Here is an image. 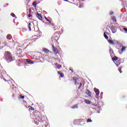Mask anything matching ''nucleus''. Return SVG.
I'll return each mask as SVG.
<instances>
[{
  "label": "nucleus",
  "mask_w": 127,
  "mask_h": 127,
  "mask_svg": "<svg viewBox=\"0 0 127 127\" xmlns=\"http://www.w3.org/2000/svg\"><path fill=\"white\" fill-rule=\"evenodd\" d=\"M38 111H37V112H36V113H38Z\"/></svg>",
  "instance_id": "obj_45"
},
{
  "label": "nucleus",
  "mask_w": 127,
  "mask_h": 127,
  "mask_svg": "<svg viewBox=\"0 0 127 127\" xmlns=\"http://www.w3.org/2000/svg\"><path fill=\"white\" fill-rule=\"evenodd\" d=\"M123 29L124 30H125V31L127 32V28H124Z\"/></svg>",
  "instance_id": "obj_37"
},
{
  "label": "nucleus",
  "mask_w": 127,
  "mask_h": 127,
  "mask_svg": "<svg viewBox=\"0 0 127 127\" xmlns=\"http://www.w3.org/2000/svg\"><path fill=\"white\" fill-rule=\"evenodd\" d=\"M47 21L50 23V25H52V26H54V24H52L51 22V21L50 19H47Z\"/></svg>",
  "instance_id": "obj_26"
},
{
  "label": "nucleus",
  "mask_w": 127,
  "mask_h": 127,
  "mask_svg": "<svg viewBox=\"0 0 127 127\" xmlns=\"http://www.w3.org/2000/svg\"><path fill=\"white\" fill-rule=\"evenodd\" d=\"M126 48H127V47L123 46L122 49V52L123 53V52L125 51Z\"/></svg>",
  "instance_id": "obj_27"
},
{
  "label": "nucleus",
  "mask_w": 127,
  "mask_h": 127,
  "mask_svg": "<svg viewBox=\"0 0 127 127\" xmlns=\"http://www.w3.org/2000/svg\"><path fill=\"white\" fill-rule=\"evenodd\" d=\"M29 110H31V111H34V108L33 107H32V106H29Z\"/></svg>",
  "instance_id": "obj_29"
},
{
  "label": "nucleus",
  "mask_w": 127,
  "mask_h": 127,
  "mask_svg": "<svg viewBox=\"0 0 127 127\" xmlns=\"http://www.w3.org/2000/svg\"><path fill=\"white\" fill-rule=\"evenodd\" d=\"M78 107V105L76 104V105H75L74 106H72V107H71V108H72V109H77Z\"/></svg>",
  "instance_id": "obj_23"
},
{
  "label": "nucleus",
  "mask_w": 127,
  "mask_h": 127,
  "mask_svg": "<svg viewBox=\"0 0 127 127\" xmlns=\"http://www.w3.org/2000/svg\"><path fill=\"white\" fill-rule=\"evenodd\" d=\"M77 121L78 123H83L85 121L84 119H78Z\"/></svg>",
  "instance_id": "obj_24"
},
{
  "label": "nucleus",
  "mask_w": 127,
  "mask_h": 127,
  "mask_svg": "<svg viewBox=\"0 0 127 127\" xmlns=\"http://www.w3.org/2000/svg\"><path fill=\"white\" fill-rule=\"evenodd\" d=\"M26 61L27 63H28L29 64H33V63L32 61H31L30 60H29V59H26Z\"/></svg>",
  "instance_id": "obj_16"
},
{
  "label": "nucleus",
  "mask_w": 127,
  "mask_h": 127,
  "mask_svg": "<svg viewBox=\"0 0 127 127\" xmlns=\"http://www.w3.org/2000/svg\"><path fill=\"white\" fill-rule=\"evenodd\" d=\"M85 102L86 104L90 105L91 104L90 101L89 100L85 99Z\"/></svg>",
  "instance_id": "obj_19"
},
{
  "label": "nucleus",
  "mask_w": 127,
  "mask_h": 127,
  "mask_svg": "<svg viewBox=\"0 0 127 127\" xmlns=\"http://www.w3.org/2000/svg\"><path fill=\"white\" fill-rule=\"evenodd\" d=\"M111 19L113 20V22H115V23L117 22V19L116 16H113Z\"/></svg>",
  "instance_id": "obj_18"
},
{
  "label": "nucleus",
  "mask_w": 127,
  "mask_h": 127,
  "mask_svg": "<svg viewBox=\"0 0 127 127\" xmlns=\"http://www.w3.org/2000/svg\"><path fill=\"white\" fill-rule=\"evenodd\" d=\"M37 32L38 35L34 36L33 37V39H32V40L36 41L37 39H38L42 36V33L41 31H38Z\"/></svg>",
  "instance_id": "obj_5"
},
{
  "label": "nucleus",
  "mask_w": 127,
  "mask_h": 127,
  "mask_svg": "<svg viewBox=\"0 0 127 127\" xmlns=\"http://www.w3.org/2000/svg\"><path fill=\"white\" fill-rule=\"evenodd\" d=\"M43 51L45 53H49L50 52V51L48 49H46V48H43L42 49Z\"/></svg>",
  "instance_id": "obj_9"
},
{
  "label": "nucleus",
  "mask_w": 127,
  "mask_h": 127,
  "mask_svg": "<svg viewBox=\"0 0 127 127\" xmlns=\"http://www.w3.org/2000/svg\"><path fill=\"white\" fill-rule=\"evenodd\" d=\"M64 1H68V0H64Z\"/></svg>",
  "instance_id": "obj_42"
},
{
  "label": "nucleus",
  "mask_w": 127,
  "mask_h": 127,
  "mask_svg": "<svg viewBox=\"0 0 127 127\" xmlns=\"http://www.w3.org/2000/svg\"><path fill=\"white\" fill-rule=\"evenodd\" d=\"M113 14H114V12L112 11H111L110 12V15H113Z\"/></svg>",
  "instance_id": "obj_36"
},
{
  "label": "nucleus",
  "mask_w": 127,
  "mask_h": 127,
  "mask_svg": "<svg viewBox=\"0 0 127 127\" xmlns=\"http://www.w3.org/2000/svg\"><path fill=\"white\" fill-rule=\"evenodd\" d=\"M118 60V57H116V56H115L113 58H112V60L113 61H117Z\"/></svg>",
  "instance_id": "obj_22"
},
{
  "label": "nucleus",
  "mask_w": 127,
  "mask_h": 127,
  "mask_svg": "<svg viewBox=\"0 0 127 127\" xmlns=\"http://www.w3.org/2000/svg\"><path fill=\"white\" fill-rule=\"evenodd\" d=\"M104 36L105 37V38H106V39H108V36H107L106 34V32L104 33Z\"/></svg>",
  "instance_id": "obj_28"
},
{
  "label": "nucleus",
  "mask_w": 127,
  "mask_h": 127,
  "mask_svg": "<svg viewBox=\"0 0 127 127\" xmlns=\"http://www.w3.org/2000/svg\"><path fill=\"white\" fill-rule=\"evenodd\" d=\"M37 17L39 18V20H42L43 18H42V15L40 13H38L37 15Z\"/></svg>",
  "instance_id": "obj_10"
},
{
  "label": "nucleus",
  "mask_w": 127,
  "mask_h": 127,
  "mask_svg": "<svg viewBox=\"0 0 127 127\" xmlns=\"http://www.w3.org/2000/svg\"><path fill=\"white\" fill-rule=\"evenodd\" d=\"M6 38L8 40H11L12 39V37L11 35L10 34H8L7 36H6Z\"/></svg>",
  "instance_id": "obj_11"
},
{
  "label": "nucleus",
  "mask_w": 127,
  "mask_h": 127,
  "mask_svg": "<svg viewBox=\"0 0 127 127\" xmlns=\"http://www.w3.org/2000/svg\"><path fill=\"white\" fill-rule=\"evenodd\" d=\"M55 65H56V66L58 68L60 69L61 68H62V65H60L59 64H58V63H56V64H55Z\"/></svg>",
  "instance_id": "obj_17"
},
{
  "label": "nucleus",
  "mask_w": 127,
  "mask_h": 127,
  "mask_svg": "<svg viewBox=\"0 0 127 127\" xmlns=\"http://www.w3.org/2000/svg\"><path fill=\"white\" fill-rule=\"evenodd\" d=\"M86 93L87 95H88L89 97H91V93L88 89L86 90Z\"/></svg>",
  "instance_id": "obj_13"
},
{
  "label": "nucleus",
  "mask_w": 127,
  "mask_h": 127,
  "mask_svg": "<svg viewBox=\"0 0 127 127\" xmlns=\"http://www.w3.org/2000/svg\"><path fill=\"white\" fill-rule=\"evenodd\" d=\"M10 15L12 17H15V15L14 14V13H11Z\"/></svg>",
  "instance_id": "obj_33"
},
{
  "label": "nucleus",
  "mask_w": 127,
  "mask_h": 127,
  "mask_svg": "<svg viewBox=\"0 0 127 127\" xmlns=\"http://www.w3.org/2000/svg\"><path fill=\"white\" fill-rule=\"evenodd\" d=\"M69 70H70V71H71V72H73V70L72 69H69Z\"/></svg>",
  "instance_id": "obj_40"
},
{
  "label": "nucleus",
  "mask_w": 127,
  "mask_h": 127,
  "mask_svg": "<svg viewBox=\"0 0 127 127\" xmlns=\"http://www.w3.org/2000/svg\"><path fill=\"white\" fill-rule=\"evenodd\" d=\"M23 103L25 104V105H27V102L26 101H23Z\"/></svg>",
  "instance_id": "obj_38"
},
{
  "label": "nucleus",
  "mask_w": 127,
  "mask_h": 127,
  "mask_svg": "<svg viewBox=\"0 0 127 127\" xmlns=\"http://www.w3.org/2000/svg\"><path fill=\"white\" fill-rule=\"evenodd\" d=\"M9 5V4L8 3H7V5Z\"/></svg>",
  "instance_id": "obj_43"
},
{
  "label": "nucleus",
  "mask_w": 127,
  "mask_h": 127,
  "mask_svg": "<svg viewBox=\"0 0 127 127\" xmlns=\"http://www.w3.org/2000/svg\"><path fill=\"white\" fill-rule=\"evenodd\" d=\"M38 111H37V112H36V113H38Z\"/></svg>",
  "instance_id": "obj_46"
},
{
  "label": "nucleus",
  "mask_w": 127,
  "mask_h": 127,
  "mask_svg": "<svg viewBox=\"0 0 127 127\" xmlns=\"http://www.w3.org/2000/svg\"><path fill=\"white\" fill-rule=\"evenodd\" d=\"M38 111H37V112H36V113H38Z\"/></svg>",
  "instance_id": "obj_44"
},
{
  "label": "nucleus",
  "mask_w": 127,
  "mask_h": 127,
  "mask_svg": "<svg viewBox=\"0 0 127 127\" xmlns=\"http://www.w3.org/2000/svg\"><path fill=\"white\" fill-rule=\"evenodd\" d=\"M108 42L110 45H115V43H114V41L112 40H108Z\"/></svg>",
  "instance_id": "obj_15"
},
{
  "label": "nucleus",
  "mask_w": 127,
  "mask_h": 127,
  "mask_svg": "<svg viewBox=\"0 0 127 127\" xmlns=\"http://www.w3.org/2000/svg\"><path fill=\"white\" fill-rule=\"evenodd\" d=\"M19 50H21V51H22V50H23V49H20V48H19Z\"/></svg>",
  "instance_id": "obj_41"
},
{
  "label": "nucleus",
  "mask_w": 127,
  "mask_h": 127,
  "mask_svg": "<svg viewBox=\"0 0 127 127\" xmlns=\"http://www.w3.org/2000/svg\"><path fill=\"white\" fill-rule=\"evenodd\" d=\"M45 121V116L41 114H40L36 120H35V123L36 125H39V122H43Z\"/></svg>",
  "instance_id": "obj_2"
},
{
  "label": "nucleus",
  "mask_w": 127,
  "mask_h": 127,
  "mask_svg": "<svg viewBox=\"0 0 127 127\" xmlns=\"http://www.w3.org/2000/svg\"><path fill=\"white\" fill-rule=\"evenodd\" d=\"M83 3H81V4L80 5H79V6H78V7H79L80 8H82V7H83Z\"/></svg>",
  "instance_id": "obj_32"
},
{
  "label": "nucleus",
  "mask_w": 127,
  "mask_h": 127,
  "mask_svg": "<svg viewBox=\"0 0 127 127\" xmlns=\"http://www.w3.org/2000/svg\"><path fill=\"white\" fill-rule=\"evenodd\" d=\"M52 49L54 51V53L55 55L59 54V51L54 45H52Z\"/></svg>",
  "instance_id": "obj_7"
},
{
  "label": "nucleus",
  "mask_w": 127,
  "mask_h": 127,
  "mask_svg": "<svg viewBox=\"0 0 127 127\" xmlns=\"http://www.w3.org/2000/svg\"><path fill=\"white\" fill-rule=\"evenodd\" d=\"M33 5L34 6V7H36L37 6V3L36 2V1H34L33 3Z\"/></svg>",
  "instance_id": "obj_34"
},
{
  "label": "nucleus",
  "mask_w": 127,
  "mask_h": 127,
  "mask_svg": "<svg viewBox=\"0 0 127 127\" xmlns=\"http://www.w3.org/2000/svg\"><path fill=\"white\" fill-rule=\"evenodd\" d=\"M73 81H74L75 85L76 86H78L79 85V86L78 87V89H80L81 87H82V83L79 82L80 81L78 79V78L76 77H72Z\"/></svg>",
  "instance_id": "obj_4"
},
{
  "label": "nucleus",
  "mask_w": 127,
  "mask_h": 127,
  "mask_svg": "<svg viewBox=\"0 0 127 127\" xmlns=\"http://www.w3.org/2000/svg\"><path fill=\"white\" fill-rule=\"evenodd\" d=\"M94 92H95L96 93V98H99V93H100V91L99 90V89H98L97 88H94Z\"/></svg>",
  "instance_id": "obj_8"
},
{
  "label": "nucleus",
  "mask_w": 127,
  "mask_h": 127,
  "mask_svg": "<svg viewBox=\"0 0 127 127\" xmlns=\"http://www.w3.org/2000/svg\"><path fill=\"white\" fill-rule=\"evenodd\" d=\"M111 31H112V32L113 34H115L117 32V30L116 28L113 27V28H111Z\"/></svg>",
  "instance_id": "obj_12"
},
{
  "label": "nucleus",
  "mask_w": 127,
  "mask_h": 127,
  "mask_svg": "<svg viewBox=\"0 0 127 127\" xmlns=\"http://www.w3.org/2000/svg\"><path fill=\"white\" fill-rule=\"evenodd\" d=\"M60 33L59 32L55 33L52 36V38L56 40H58L60 37Z\"/></svg>",
  "instance_id": "obj_6"
},
{
  "label": "nucleus",
  "mask_w": 127,
  "mask_h": 127,
  "mask_svg": "<svg viewBox=\"0 0 127 127\" xmlns=\"http://www.w3.org/2000/svg\"><path fill=\"white\" fill-rule=\"evenodd\" d=\"M4 85L5 86V85H7V86H10V85L9 84V83L8 82H4Z\"/></svg>",
  "instance_id": "obj_30"
},
{
  "label": "nucleus",
  "mask_w": 127,
  "mask_h": 127,
  "mask_svg": "<svg viewBox=\"0 0 127 127\" xmlns=\"http://www.w3.org/2000/svg\"><path fill=\"white\" fill-rule=\"evenodd\" d=\"M58 73L60 74L62 77H64V73H62L61 71H58Z\"/></svg>",
  "instance_id": "obj_14"
},
{
  "label": "nucleus",
  "mask_w": 127,
  "mask_h": 127,
  "mask_svg": "<svg viewBox=\"0 0 127 127\" xmlns=\"http://www.w3.org/2000/svg\"><path fill=\"white\" fill-rule=\"evenodd\" d=\"M92 120H91L90 119H87V123H92Z\"/></svg>",
  "instance_id": "obj_31"
},
{
  "label": "nucleus",
  "mask_w": 127,
  "mask_h": 127,
  "mask_svg": "<svg viewBox=\"0 0 127 127\" xmlns=\"http://www.w3.org/2000/svg\"><path fill=\"white\" fill-rule=\"evenodd\" d=\"M4 58L7 63L12 62L13 61L12 55L9 51L5 52L4 53Z\"/></svg>",
  "instance_id": "obj_1"
},
{
  "label": "nucleus",
  "mask_w": 127,
  "mask_h": 127,
  "mask_svg": "<svg viewBox=\"0 0 127 127\" xmlns=\"http://www.w3.org/2000/svg\"><path fill=\"white\" fill-rule=\"evenodd\" d=\"M120 73H121V71H120Z\"/></svg>",
  "instance_id": "obj_47"
},
{
  "label": "nucleus",
  "mask_w": 127,
  "mask_h": 127,
  "mask_svg": "<svg viewBox=\"0 0 127 127\" xmlns=\"http://www.w3.org/2000/svg\"><path fill=\"white\" fill-rule=\"evenodd\" d=\"M20 98L22 99H24V96L22 95H20Z\"/></svg>",
  "instance_id": "obj_35"
},
{
  "label": "nucleus",
  "mask_w": 127,
  "mask_h": 127,
  "mask_svg": "<svg viewBox=\"0 0 127 127\" xmlns=\"http://www.w3.org/2000/svg\"><path fill=\"white\" fill-rule=\"evenodd\" d=\"M15 45L17 46V47H20V46H21V44L17 42H16Z\"/></svg>",
  "instance_id": "obj_21"
},
{
  "label": "nucleus",
  "mask_w": 127,
  "mask_h": 127,
  "mask_svg": "<svg viewBox=\"0 0 127 127\" xmlns=\"http://www.w3.org/2000/svg\"><path fill=\"white\" fill-rule=\"evenodd\" d=\"M115 64H116V65H117V66L120 65V64H121V61H116Z\"/></svg>",
  "instance_id": "obj_20"
},
{
  "label": "nucleus",
  "mask_w": 127,
  "mask_h": 127,
  "mask_svg": "<svg viewBox=\"0 0 127 127\" xmlns=\"http://www.w3.org/2000/svg\"><path fill=\"white\" fill-rule=\"evenodd\" d=\"M29 13L28 16V17L30 18V17H31V16H32L31 13V12L32 11V10L31 9H30L29 10Z\"/></svg>",
  "instance_id": "obj_25"
},
{
  "label": "nucleus",
  "mask_w": 127,
  "mask_h": 127,
  "mask_svg": "<svg viewBox=\"0 0 127 127\" xmlns=\"http://www.w3.org/2000/svg\"><path fill=\"white\" fill-rule=\"evenodd\" d=\"M45 19H46V20L47 21V20H48L49 19H47V18L46 17H45Z\"/></svg>",
  "instance_id": "obj_39"
},
{
  "label": "nucleus",
  "mask_w": 127,
  "mask_h": 127,
  "mask_svg": "<svg viewBox=\"0 0 127 127\" xmlns=\"http://www.w3.org/2000/svg\"><path fill=\"white\" fill-rule=\"evenodd\" d=\"M29 31L34 30L36 32H39V28L37 27H34V24L32 22H30L28 26Z\"/></svg>",
  "instance_id": "obj_3"
}]
</instances>
